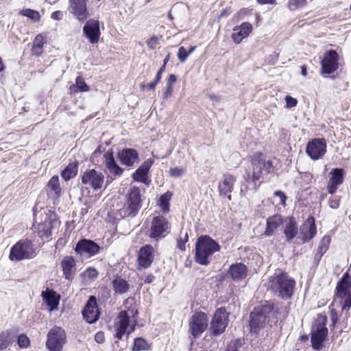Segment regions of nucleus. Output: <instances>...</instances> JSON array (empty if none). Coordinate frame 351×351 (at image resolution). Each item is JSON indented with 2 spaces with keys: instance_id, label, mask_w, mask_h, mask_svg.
I'll use <instances>...</instances> for the list:
<instances>
[{
  "instance_id": "f257e3e1",
  "label": "nucleus",
  "mask_w": 351,
  "mask_h": 351,
  "mask_svg": "<svg viewBox=\"0 0 351 351\" xmlns=\"http://www.w3.org/2000/svg\"><path fill=\"white\" fill-rule=\"evenodd\" d=\"M133 302V299L128 298L125 302V306ZM127 310L121 311L114 323V330L115 331V337L121 339L123 336L126 334L127 337L136 329L138 322V310L135 306L127 307Z\"/></svg>"
},
{
  "instance_id": "f03ea898",
  "label": "nucleus",
  "mask_w": 351,
  "mask_h": 351,
  "mask_svg": "<svg viewBox=\"0 0 351 351\" xmlns=\"http://www.w3.org/2000/svg\"><path fill=\"white\" fill-rule=\"evenodd\" d=\"M295 287V280L286 273H276L268 281L269 289L284 300L291 298Z\"/></svg>"
},
{
  "instance_id": "7ed1b4c3",
  "label": "nucleus",
  "mask_w": 351,
  "mask_h": 351,
  "mask_svg": "<svg viewBox=\"0 0 351 351\" xmlns=\"http://www.w3.org/2000/svg\"><path fill=\"white\" fill-rule=\"evenodd\" d=\"M221 249L220 245L209 236L199 237L195 243V258L202 265L209 264V258Z\"/></svg>"
},
{
  "instance_id": "20e7f679",
  "label": "nucleus",
  "mask_w": 351,
  "mask_h": 351,
  "mask_svg": "<svg viewBox=\"0 0 351 351\" xmlns=\"http://www.w3.org/2000/svg\"><path fill=\"white\" fill-rule=\"evenodd\" d=\"M273 315V307L269 304L256 307L250 315V331L258 333L261 328L270 322Z\"/></svg>"
},
{
  "instance_id": "39448f33",
  "label": "nucleus",
  "mask_w": 351,
  "mask_h": 351,
  "mask_svg": "<svg viewBox=\"0 0 351 351\" xmlns=\"http://www.w3.org/2000/svg\"><path fill=\"white\" fill-rule=\"evenodd\" d=\"M141 195L138 187H132L128 193L125 204L119 210L122 218L135 216L141 207Z\"/></svg>"
},
{
  "instance_id": "423d86ee",
  "label": "nucleus",
  "mask_w": 351,
  "mask_h": 351,
  "mask_svg": "<svg viewBox=\"0 0 351 351\" xmlns=\"http://www.w3.org/2000/svg\"><path fill=\"white\" fill-rule=\"evenodd\" d=\"M337 297L340 300L342 312L348 313L351 306V278L344 274L337 286Z\"/></svg>"
},
{
  "instance_id": "0eeeda50",
  "label": "nucleus",
  "mask_w": 351,
  "mask_h": 351,
  "mask_svg": "<svg viewBox=\"0 0 351 351\" xmlns=\"http://www.w3.org/2000/svg\"><path fill=\"white\" fill-rule=\"evenodd\" d=\"M327 318L325 315H317L311 330V344L315 350H319L328 335L326 327Z\"/></svg>"
},
{
  "instance_id": "6e6552de",
  "label": "nucleus",
  "mask_w": 351,
  "mask_h": 351,
  "mask_svg": "<svg viewBox=\"0 0 351 351\" xmlns=\"http://www.w3.org/2000/svg\"><path fill=\"white\" fill-rule=\"evenodd\" d=\"M35 255V249L29 240H20L10 250L9 258L11 261H19L32 258Z\"/></svg>"
},
{
  "instance_id": "1a4fd4ad",
  "label": "nucleus",
  "mask_w": 351,
  "mask_h": 351,
  "mask_svg": "<svg viewBox=\"0 0 351 351\" xmlns=\"http://www.w3.org/2000/svg\"><path fill=\"white\" fill-rule=\"evenodd\" d=\"M170 232L168 220L163 216H155L150 222L148 235L154 241L165 237Z\"/></svg>"
},
{
  "instance_id": "9d476101",
  "label": "nucleus",
  "mask_w": 351,
  "mask_h": 351,
  "mask_svg": "<svg viewBox=\"0 0 351 351\" xmlns=\"http://www.w3.org/2000/svg\"><path fill=\"white\" fill-rule=\"evenodd\" d=\"M46 346L49 351H62L66 343L65 331L60 326H53L47 333Z\"/></svg>"
},
{
  "instance_id": "9b49d317",
  "label": "nucleus",
  "mask_w": 351,
  "mask_h": 351,
  "mask_svg": "<svg viewBox=\"0 0 351 351\" xmlns=\"http://www.w3.org/2000/svg\"><path fill=\"white\" fill-rule=\"evenodd\" d=\"M68 10L69 12L80 22L86 21L90 14L88 10V0H69Z\"/></svg>"
},
{
  "instance_id": "f8f14e48",
  "label": "nucleus",
  "mask_w": 351,
  "mask_h": 351,
  "mask_svg": "<svg viewBox=\"0 0 351 351\" xmlns=\"http://www.w3.org/2000/svg\"><path fill=\"white\" fill-rule=\"evenodd\" d=\"M82 182L86 189L91 188L97 191L102 188L104 182V176L102 173L95 169H89L84 173Z\"/></svg>"
},
{
  "instance_id": "ddd939ff",
  "label": "nucleus",
  "mask_w": 351,
  "mask_h": 351,
  "mask_svg": "<svg viewBox=\"0 0 351 351\" xmlns=\"http://www.w3.org/2000/svg\"><path fill=\"white\" fill-rule=\"evenodd\" d=\"M208 319L203 312H196L191 319L189 323V331L193 337L199 336L208 326Z\"/></svg>"
},
{
  "instance_id": "4468645a",
  "label": "nucleus",
  "mask_w": 351,
  "mask_h": 351,
  "mask_svg": "<svg viewBox=\"0 0 351 351\" xmlns=\"http://www.w3.org/2000/svg\"><path fill=\"white\" fill-rule=\"evenodd\" d=\"M228 321V313L225 308H218L210 323V330L213 335H219L224 332Z\"/></svg>"
},
{
  "instance_id": "2eb2a0df",
  "label": "nucleus",
  "mask_w": 351,
  "mask_h": 351,
  "mask_svg": "<svg viewBox=\"0 0 351 351\" xmlns=\"http://www.w3.org/2000/svg\"><path fill=\"white\" fill-rule=\"evenodd\" d=\"M306 152L313 160L322 158L326 152V141L324 138L313 139L308 143Z\"/></svg>"
},
{
  "instance_id": "dca6fc26",
  "label": "nucleus",
  "mask_w": 351,
  "mask_h": 351,
  "mask_svg": "<svg viewBox=\"0 0 351 351\" xmlns=\"http://www.w3.org/2000/svg\"><path fill=\"white\" fill-rule=\"evenodd\" d=\"M339 55L334 50L325 53L322 60V71L323 73L330 74L338 69Z\"/></svg>"
},
{
  "instance_id": "f3484780",
  "label": "nucleus",
  "mask_w": 351,
  "mask_h": 351,
  "mask_svg": "<svg viewBox=\"0 0 351 351\" xmlns=\"http://www.w3.org/2000/svg\"><path fill=\"white\" fill-rule=\"evenodd\" d=\"M83 32L93 43H97L100 36L99 23L95 19H89L83 27Z\"/></svg>"
},
{
  "instance_id": "a211bd4d",
  "label": "nucleus",
  "mask_w": 351,
  "mask_h": 351,
  "mask_svg": "<svg viewBox=\"0 0 351 351\" xmlns=\"http://www.w3.org/2000/svg\"><path fill=\"white\" fill-rule=\"evenodd\" d=\"M75 251L81 255H86L90 257L99 252V246L93 241L83 239L77 243Z\"/></svg>"
},
{
  "instance_id": "6ab92c4d",
  "label": "nucleus",
  "mask_w": 351,
  "mask_h": 351,
  "mask_svg": "<svg viewBox=\"0 0 351 351\" xmlns=\"http://www.w3.org/2000/svg\"><path fill=\"white\" fill-rule=\"evenodd\" d=\"M82 314L84 318L90 324L94 323L98 319L99 313L97 306L96 298L94 296H90L89 298Z\"/></svg>"
},
{
  "instance_id": "aec40b11",
  "label": "nucleus",
  "mask_w": 351,
  "mask_h": 351,
  "mask_svg": "<svg viewBox=\"0 0 351 351\" xmlns=\"http://www.w3.org/2000/svg\"><path fill=\"white\" fill-rule=\"evenodd\" d=\"M154 247L146 245L141 247L138 254V265L144 269L148 268L154 261Z\"/></svg>"
},
{
  "instance_id": "412c9836",
  "label": "nucleus",
  "mask_w": 351,
  "mask_h": 351,
  "mask_svg": "<svg viewBox=\"0 0 351 351\" xmlns=\"http://www.w3.org/2000/svg\"><path fill=\"white\" fill-rule=\"evenodd\" d=\"M317 233V229L315 224V219L312 217H308L301 226L300 234L302 236L303 242H308L315 237Z\"/></svg>"
},
{
  "instance_id": "4be33fe9",
  "label": "nucleus",
  "mask_w": 351,
  "mask_h": 351,
  "mask_svg": "<svg viewBox=\"0 0 351 351\" xmlns=\"http://www.w3.org/2000/svg\"><path fill=\"white\" fill-rule=\"evenodd\" d=\"M231 37L236 44H239L243 39L247 38L252 31V25L248 22L241 23L240 26L233 29Z\"/></svg>"
},
{
  "instance_id": "5701e85b",
  "label": "nucleus",
  "mask_w": 351,
  "mask_h": 351,
  "mask_svg": "<svg viewBox=\"0 0 351 351\" xmlns=\"http://www.w3.org/2000/svg\"><path fill=\"white\" fill-rule=\"evenodd\" d=\"M228 274L231 277L233 281L240 282L247 277V268L241 263L232 264L229 267Z\"/></svg>"
},
{
  "instance_id": "b1692460",
  "label": "nucleus",
  "mask_w": 351,
  "mask_h": 351,
  "mask_svg": "<svg viewBox=\"0 0 351 351\" xmlns=\"http://www.w3.org/2000/svg\"><path fill=\"white\" fill-rule=\"evenodd\" d=\"M104 163L108 171L109 174L114 177L120 176L123 172V169L121 168L115 162L112 152H107L104 154Z\"/></svg>"
},
{
  "instance_id": "393cba45",
  "label": "nucleus",
  "mask_w": 351,
  "mask_h": 351,
  "mask_svg": "<svg viewBox=\"0 0 351 351\" xmlns=\"http://www.w3.org/2000/svg\"><path fill=\"white\" fill-rule=\"evenodd\" d=\"M153 163V159L149 158L145 160L134 173V180L138 182L145 183L147 180V173Z\"/></svg>"
},
{
  "instance_id": "a878e982",
  "label": "nucleus",
  "mask_w": 351,
  "mask_h": 351,
  "mask_svg": "<svg viewBox=\"0 0 351 351\" xmlns=\"http://www.w3.org/2000/svg\"><path fill=\"white\" fill-rule=\"evenodd\" d=\"M121 162L127 166H132L138 161V154L134 149H124L119 153Z\"/></svg>"
},
{
  "instance_id": "bb28decb",
  "label": "nucleus",
  "mask_w": 351,
  "mask_h": 351,
  "mask_svg": "<svg viewBox=\"0 0 351 351\" xmlns=\"http://www.w3.org/2000/svg\"><path fill=\"white\" fill-rule=\"evenodd\" d=\"M235 181L236 178L234 176L227 174L224 176L223 180L219 184L220 194L227 196L230 200L231 199L230 193L232 191Z\"/></svg>"
},
{
  "instance_id": "cd10ccee",
  "label": "nucleus",
  "mask_w": 351,
  "mask_h": 351,
  "mask_svg": "<svg viewBox=\"0 0 351 351\" xmlns=\"http://www.w3.org/2000/svg\"><path fill=\"white\" fill-rule=\"evenodd\" d=\"M58 223V221L47 219L38 226V232L40 237L48 239L51 235L52 229Z\"/></svg>"
},
{
  "instance_id": "c85d7f7f",
  "label": "nucleus",
  "mask_w": 351,
  "mask_h": 351,
  "mask_svg": "<svg viewBox=\"0 0 351 351\" xmlns=\"http://www.w3.org/2000/svg\"><path fill=\"white\" fill-rule=\"evenodd\" d=\"M330 175L328 191L330 194H333L337 190V186L343 182V171L342 169H335L330 172Z\"/></svg>"
},
{
  "instance_id": "c756f323",
  "label": "nucleus",
  "mask_w": 351,
  "mask_h": 351,
  "mask_svg": "<svg viewBox=\"0 0 351 351\" xmlns=\"http://www.w3.org/2000/svg\"><path fill=\"white\" fill-rule=\"evenodd\" d=\"M42 297L45 302L47 304L49 308V311L58 310L60 295H58L55 291H46L42 292Z\"/></svg>"
},
{
  "instance_id": "7c9ffc66",
  "label": "nucleus",
  "mask_w": 351,
  "mask_h": 351,
  "mask_svg": "<svg viewBox=\"0 0 351 351\" xmlns=\"http://www.w3.org/2000/svg\"><path fill=\"white\" fill-rule=\"evenodd\" d=\"M284 220L280 215H274L267 219V228L264 234L265 236L272 235L276 230L283 224Z\"/></svg>"
},
{
  "instance_id": "2f4dec72",
  "label": "nucleus",
  "mask_w": 351,
  "mask_h": 351,
  "mask_svg": "<svg viewBox=\"0 0 351 351\" xmlns=\"http://www.w3.org/2000/svg\"><path fill=\"white\" fill-rule=\"evenodd\" d=\"M263 154L256 153L253 155L252 158V179L253 180H258L261 176L263 171Z\"/></svg>"
},
{
  "instance_id": "473e14b6",
  "label": "nucleus",
  "mask_w": 351,
  "mask_h": 351,
  "mask_svg": "<svg viewBox=\"0 0 351 351\" xmlns=\"http://www.w3.org/2000/svg\"><path fill=\"white\" fill-rule=\"evenodd\" d=\"M75 261L72 256H66L61 262V267L65 278L71 280L75 272Z\"/></svg>"
},
{
  "instance_id": "72a5a7b5",
  "label": "nucleus",
  "mask_w": 351,
  "mask_h": 351,
  "mask_svg": "<svg viewBox=\"0 0 351 351\" xmlns=\"http://www.w3.org/2000/svg\"><path fill=\"white\" fill-rule=\"evenodd\" d=\"M284 234L287 240H291L298 233V227L294 218H287L284 220Z\"/></svg>"
},
{
  "instance_id": "f704fd0d",
  "label": "nucleus",
  "mask_w": 351,
  "mask_h": 351,
  "mask_svg": "<svg viewBox=\"0 0 351 351\" xmlns=\"http://www.w3.org/2000/svg\"><path fill=\"white\" fill-rule=\"evenodd\" d=\"M48 194L54 197H59L62 193V189L59 182L58 176H53L47 184Z\"/></svg>"
},
{
  "instance_id": "c9c22d12",
  "label": "nucleus",
  "mask_w": 351,
  "mask_h": 351,
  "mask_svg": "<svg viewBox=\"0 0 351 351\" xmlns=\"http://www.w3.org/2000/svg\"><path fill=\"white\" fill-rule=\"evenodd\" d=\"M112 289L117 294H124L130 289V284L123 278L117 277L112 281Z\"/></svg>"
},
{
  "instance_id": "e433bc0d",
  "label": "nucleus",
  "mask_w": 351,
  "mask_h": 351,
  "mask_svg": "<svg viewBox=\"0 0 351 351\" xmlns=\"http://www.w3.org/2000/svg\"><path fill=\"white\" fill-rule=\"evenodd\" d=\"M45 43V37L41 34H38L33 41V46L32 49V53L36 56L40 55L43 52V48Z\"/></svg>"
},
{
  "instance_id": "4c0bfd02",
  "label": "nucleus",
  "mask_w": 351,
  "mask_h": 351,
  "mask_svg": "<svg viewBox=\"0 0 351 351\" xmlns=\"http://www.w3.org/2000/svg\"><path fill=\"white\" fill-rule=\"evenodd\" d=\"M77 173V165L75 163H70L62 171L61 176L64 180L67 181L74 178Z\"/></svg>"
},
{
  "instance_id": "58836bf2",
  "label": "nucleus",
  "mask_w": 351,
  "mask_h": 351,
  "mask_svg": "<svg viewBox=\"0 0 351 351\" xmlns=\"http://www.w3.org/2000/svg\"><path fill=\"white\" fill-rule=\"evenodd\" d=\"M172 194L170 192H167L162 195L158 201V205L163 213H167L169 210V202L171 200Z\"/></svg>"
},
{
  "instance_id": "ea45409f",
  "label": "nucleus",
  "mask_w": 351,
  "mask_h": 351,
  "mask_svg": "<svg viewBox=\"0 0 351 351\" xmlns=\"http://www.w3.org/2000/svg\"><path fill=\"white\" fill-rule=\"evenodd\" d=\"M71 91L75 93L79 92H88L90 90L89 86L85 82L84 80L81 77L78 76L75 80V84L71 86Z\"/></svg>"
},
{
  "instance_id": "a19ab883",
  "label": "nucleus",
  "mask_w": 351,
  "mask_h": 351,
  "mask_svg": "<svg viewBox=\"0 0 351 351\" xmlns=\"http://www.w3.org/2000/svg\"><path fill=\"white\" fill-rule=\"evenodd\" d=\"M14 341V336L10 331H5L0 335V350L6 348Z\"/></svg>"
},
{
  "instance_id": "79ce46f5",
  "label": "nucleus",
  "mask_w": 351,
  "mask_h": 351,
  "mask_svg": "<svg viewBox=\"0 0 351 351\" xmlns=\"http://www.w3.org/2000/svg\"><path fill=\"white\" fill-rule=\"evenodd\" d=\"M150 348V344L148 341L142 337L136 338L134 341L133 351L146 350Z\"/></svg>"
},
{
  "instance_id": "37998d69",
  "label": "nucleus",
  "mask_w": 351,
  "mask_h": 351,
  "mask_svg": "<svg viewBox=\"0 0 351 351\" xmlns=\"http://www.w3.org/2000/svg\"><path fill=\"white\" fill-rule=\"evenodd\" d=\"M19 14L29 18L34 23L39 22L41 18L38 11L29 8L21 10Z\"/></svg>"
},
{
  "instance_id": "c03bdc74",
  "label": "nucleus",
  "mask_w": 351,
  "mask_h": 351,
  "mask_svg": "<svg viewBox=\"0 0 351 351\" xmlns=\"http://www.w3.org/2000/svg\"><path fill=\"white\" fill-rule=\"evenodd\" d=\"M99 272L92 267H88L82 274L83 278L87 282L94 281L98 278Z\"/></svg>"
},
{
  "instance_id": "a18cd8bd",
  "label": "nucleus",
  "mask_w": 351,
  "mask_h": 351,
  "mask_svg": "<svg viewBox=\"0 0 351 351\" xmlns=\"http://www.w3.org/2000/svg\"><path fill=\"white\" fill-rule=\"evenodd\" d=\"M186 168L182 167H175L171 168L169 170V174L171 177L179 178L184 176L186 173Z\"/></svg>"
},
{
  "instance_id": "49530a36",
  "label": "nucleus",
  "mask_w": 351,
  "mask_h": 351,
  "mask_svg": "<svg viewBox=\"0 0 351 351\" xmlns=\"http://www.w3.org/2000/svg\"><path fill=\"white\" fill-rule=\"evenodd\" d=\"M330 242V237L329 236H324L319 246V252L322 254L325 253L328 248Z\"/></svg>"
},
{
  "instance_id": "de8ad7c7",
  "label": "nucleus",
  "mask_w": 351,
  "mask_h": 351,
  "mask_svg": "<svg viewBox=\"0 0 351 351\" xmlns=\"http://www.w3.org/2000/svg\"><path fill=\"white\" fill-rule=\"evenodd\" d=\"M306 0H289V8L291 10H295L306 5Z\"/></svg>"
},
{
  "instance_id": "09e8293b",
  "label": "nucleus",
  "mask_w": 351,
  "mask_h": 351,
  "mask_svg": "<svg viewBox=\"0 0 351 351\" xmlns=\"http://www.w3.org/2000/svg\"><path fill=\"white\" fill-rule=\"evenodd\" d=\"M29 342V338L25 335H21L18 337V344L22 348H27Z\"/></svg>"
},
{
  "instance_id": "8fccbe9b",
  "label": "nucleus",
  "mask_w": 351,
  "mask_h": 351,
  "mask_svg": "<svg viewBox=\"0 0 351 351\" xmlns=\"http://www.w3.org/2000/svg\"><path fill=\"white\" fill-rule=\"evenodd\" d=\"M189 55V53H188L184 47H180L179 48L178 52V58L181 62H184L186 60Z\"/></svg>"
},
{
  "instance_id": "3c124183",
  "label": "nucleus",
  "mask_w": 351,
  "mask_h": 351,
  "mask_svg": "<svg viewBox=\"0 0 351 351\" xmlns=\"http://www.w3.org/2000/svg\"><path fill=\"white\" fill-rule=\"evenodd\" d=\"M262 165H263V171H265L267 173H270L274 169L272 162L271 160L266 161L265 157L264 156L263 154V163H262Z\"/></svg>"
},
{
  "instance_id": "603ef678",
  "label": "nucleus",
  "mask_w": 351,
  "mask_h": 351,
  "mask_svg": "<svg viewBox=\"0 0 351 351\" xmlns=\"http://www.w3.org/2000/svg\"><path fill=\"white\" fill-rule=\"evenodd\" d=\"M274 195L279 199V202H278V204H281L283 206L286 205L287 197L285 196L284 193H282L280 191H277L274 193Z\"/></svg>"
},
{
  "instance_id": "864d4df0",
  "label": "nucleus",
  "mask_w": 351,
  "mask_h": 351,
  "mask_svg": "<svg viewBox=\"0 0 351 351\" xmlns=\"http://www.w3.org/2000/svg\"><path fill=\"white\" fill-rule=\"evenodd\" d=\"M285 101H286V107L287 108H293L298 104L297 99L295 98H293V97L289 96V95L286 96Z\"/></svg>"
},
{
  "instance_id": "5fc2aeb1",
  "label": "nucleus",
  "mask_w": 351,
  "mask_h": 351,
  "mask_svg": "<svg viewBox=\"0 0 351 351\" xmlns=\"http://www.w3.org/2000/svg\"><path fill=\"white\" fill-rule=\"evenodd\" d=\"M150 49H154L158 44V38L156 36H152L147 42Z\"/></svg>"
},
{
  "instance_id": "6e6d98bb",
  "label": "nucleus",
  "mask_w": 351,
  "mask_h": 351,
  "mask_svg": "<svg viewBox=\"0 0 351 351\" xmlns=\"http://www.w3.org/2000/svg\"><path fill=\"white\" fill-rule=\"evenodd\" d=\"M173 87L171 85H169L166 84V86L163 93V97L165 99H167L171 96L173 93Z\"/></svg>"
},
{
  "instance_id": "4d7b16f0",
  "label": "nucleus",
  "mask_w": 351,
  "mask_h": 351,
  "mask_svg": "<svg viewBox=\"0 0 351 351\" xmlns=\"http://www.w3.org/2000/svg\"><path fill=\"white\" fill-rule=\"evenodd\" d=\"M95 340L98 343H103L105 341V335L102 332H98L95 336Z\"/></svg>"
},
{
  "instance_id": "13d9d810",
  "label": "nucleus",
  "mask_w": 351,
  "mask_h": 351,
  "mask_svg": "<svg viewBox=\"0 0 351 351\" xmlns=\"http://www.w3.org/2000/svg\"><path fill=\"white\" fill-rule=\"evenodd\" d=\"M63 12L61 11H56L51 14V18L54 20L60 21L63 17Z\"/></svg>"
},
{
  "instance_id": "bf43d9fd",
  "label": "nucleus",
  "mask_w": 351,
  "mask_h": 351,
  "mask_svg": "<svg viewBox=\"0 0 351 351\" xmlns=\"http://www.w3.org/2000/svg\"><path fill=\"white\" fill-rule=\"evenodd\" d=\"M207 97L210 100L213 101V104L218 103L221 101V97L219 95L215 94H208Z\"/></svg>"
},
{
  "instance_id": "052dcab7",
  "label": "nucleus",
  "mask_w": 351,
  "mask_h": 351,
  "mask_svg": "<svg viewBox=\"0 0 351 351\" xmlns=\"http://www.w3.org/2000/svg\"><path fill=\"white\" fill-rule=\"evenodd\" d=\"M329 206L332 208H337L339 206V200L337 198L330 199Z\"/></svg>"
},
{
  "instance_id": "680f3d73",
  "label": "nucleus",
  "mask_w": 351,
  "mask_h": 351,
  "mask_svg": "<svg viewBox=\"0 0 351 351\" xmlns=\"http://www.w3.org/2000/svg\"><path fill=\"white\" fill-rule=\"evenodd\" d=\"M177 80V77L174 74H171L167 79V84L173 86Z\"/></svg>"
},
{
  "instance_id": "e2e57ef3",
  "label": "nucleus",
  "mask_w": 351,
  "mask_h": 351,
  "mask_svg": "<svg viewBox=\"0 0 351 351\" xmlns=\"http://www.w3.org/2000/svg\"><path fill=\"white\" fill-rule=\"evenodd\" d=\"M225 351H238L236 343L229 344Z\"/></svg>"
},
{
  "instance_id": "0e129e2a",
  "label": "nucleus",
  "mask_w": 351,
  "mask_h": 351,
  "mask_svg": "<svg viewBox=\"0 0 351 351\" xmlns=\"http://www.w3.org/2000/svg\"><path fill=\"white\" fill-rule=\"evenodd\" d=\"M331 319L333 324L335 325L337 322V315L334 309L331 310Z\"/></svg>"
},
{
  "instance_id": "69168bd1",
  "label": "nucleus",
  "mask_w": 351,
  "mask_h": 351,
  "mask_svg": "<svg viewBox=\"0 0 351 351\" xmlns=\"http://www.w3.org/2000/svg\"><path fill=\"white\" fill-rule=\"evenodd\" d=\"M154 279V276L152 274H149L145 276L144 281L145 283H151Z\"/></svg>"
},
{
  "instance_id": "338daca9",
  "label": "nucleus",
  "mask_w": 351,
  "mask_h": 351,
  "mask_svg": "<svg viewBox=\"0 0 351 351\" xmlns=\"http://www.w3.org/2000/svg\"><path fill=\"white\" fill-rule=\"evenodd\" d=\"M260 4H274L276 0H257Z\"/></svg>"
},
{
  "instance_id": "774afa93",
  "label": "nucleus",
  "mask_w": 351,
  "mask_h": 351,
  "mask_svg": "<svg viewBox=\"0 0 351 351\" xmlns=\"http://www.w3.org/2000/svg\"><path fill=\"white\" fill-rule=\"evenodd\" d=\"M185 243H186L182 241H179L178 243V248L182 251H184L186 249Z\"/></svg>"
}]
</instances>
